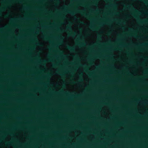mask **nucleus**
I'll return each instance as SVG.
<instances>
[{
  "label": "nucleus",
  "mask_w": 148,
  "mask_h": 148,
  "mask_svg": "<svg viewBox=\"0 0 148 148\" xmlns=\"http://www.w3.org/2000/svg\"><path fill=\"white\" fill-rule=\"evenodd\" d=\"M124 7L126 9H129L132 10L134 11L136 13H137L139 14H140V12L138 11L136 9L134 8L132 4L130 5V6L129 5H124Z\"/></svg>",
  "instance_id": "nucleus-1"
},
{
  "label": "nucleus",
  "mask_w": 148,
  "mask_h": 148,
  "mask_svg": "<svg viewBox=\"0 0 148 148\" xmlns=\"http://www.w3.org/2000/svg\"><path fill=\"white\" fill-rule=\"evenodd\" d=\"M67 49L70 51H71L72 52H73L75 51V48L74 47H71L69 46H67Z\"/></svg>",
  "instance_id": "nucleus-2"
},
{
  "label": "nucleus",
  "mask_w": 148,
  "mask_h": 148,
  "mask_svg": "<svg viewBox=\"0 0 148 148\" xmlns=\"http://www.w3.org/2000/svg\"><path fill=\"white\" fill-rule=\"evenodd\" d=\"M69 24L70 25L67 26L66 27V29L70 31L71 32H72V27L71 26V25H72V23L71 22H70L69 23Z\"/></svg>",
  "instance_id": "nucleus-3"
},
{
  "label": "nucleus",
  "mask_w": 148,
  "mask_h": 148,
  "mask_svg": "<svg viewBox=\"0 0 148 148\" xmlns=\"http://www.w3.org/2000/svg\"><path fill=\"white\" fill-rule=\"evenodd\" d=\"M76 12H78V13H80L81 14H82L83 15H84L86 17H88V14H87L85 13H84V12H83L82 11H81L80 10H76Z\"/></svg>",
  "instance_id": "nucleus-4"
},
{
  "label": "nucleus",
  "mask_w": 148,
  "mask_h": 148,
  "mask_svg": "<svg viewBox=\"0 0 148 148\" xmlns=\"http://www.w3.org/2000/svg\"><path fill=\"white\" fill-rule=\"evenodd\" d=\"M138 20L139 22L140 23H148V20H145L143 21H142L139 19H138Z\"/></svg>",
  "instance_id": "nucleus-5"
},
{
  "label": "nucleus",
  "mask_w": 148,
  "mask_h": 148,
  "mask_svg": "<svg viewBox=\"0 0 148 148\" xmlns=\"http://www.w3.org/2000/svg\"><path fill=\"white\" fill-rule=\"evenodd\" d=\"M5 7H3L0 9V16L1 15V12L2 11L5 10Z\"/></svg>",
  "instance_id": "nucleus-6"
},
{
  "label": "nucleus",
  "mask_w": 148,
  "mask_h": 148,
  "mask_svg": "<svg viewBox=\"0 0 148 148\" xmlns=\"http://www.w3.org/2000/svg\"><path fill=\"white\" fill-rule=\"evenodd\" d=\"M90 27L91 29L93 30H95L97 29V28H96L94 26L91 25L90 26Z\"/></svg>",
  "instance_id": "nucleus-7"
},
{
  "label": "nucleus",
  "mask_w": 148,
  "mask_h": 148,
  "mask_svg": "<svg viewBox=\"0 0 148 148\" xmlns=\"http://www.w3.org/2000/svg\"><path fill=\"white\" fill-rule=\"evenodd\" d=\"M66 12H67L68 13H70L72 15H73L74 14V13L73 11H66Z\"/></svg>",
  "instance_id": "nucleus-8"
},
{
  "label": "nucleus",
  "mask_w": 148,
  "mask_h": 148,
  "mask_svg": "<svg viewBox=\"0 0 148 148\" xmlns=\"http://www.w3.org/2000/svg\"><path fill=\"white\" fill-rule=\"evenodd\" d=\"M34 40L35 41L37 42V44L38 45H40V44L38 42V40L36 38H35Z\"/></svg>",
  "instance_id": "nucleus-9"
},
{
  "label": "nucleus",
  "mask_w": 148,
  "mask_h": 148,
  "mask_svg": "<svg viewBox=\"0 0 148 148\" xmlns=\"http://www.w3.org/2000/svg\"><path fill=\"white\" fill-rule=\"evenodd\" d=\"M76 34V33H69V35L70 36H75Z\"/></svg>",
  "instance_id": "nucleus-10"
},
{
  "label": "nucleus",
  "mask_w": 148,
  "mask_h": 148,
  "mask_svg": "<svg viewBox=\"0 0 148 148\" xmlns=\"http://www.w3.org/2000/svg\"><path fill=\"white\" fill-rule=\"evenodd\" d=\"M80 66H83V67H85L86 68H87V66L86 65H82L81 64H78Z\"/></svg>",
  "instance_id": "nucleus-11"
},
{
  "label": "nucleus",
  "mask_w": 148,
  "mask_h": 148,
  "mask_svg": "<svg viewBox=\"0 0 148 148\" xmlns=\"http://www.w3.org/2000/svg\"><path fill=\"white\" fill-rule=\"evenodd\" d=\"M45 39L46 40H47L49 39V38L47 37L45 35L44 36Z\"/></svg>",
  "instance_id": "nucleus-12"
},
{
  "label": "nucleus",
  "mask_w": 148,
  "mask_h": 148,
  "mask_svg": "<svg viewBox=\"0 0 148 148\" xmlns=\"http://www.w3.org/2000/svg\"><path fill=\"white\" fill-rule=\"evenodd\" d=\"M1 1L2 3H5V2L6 1V0H1Z\"/></svg>",
  "instance_id": "nucleus-13"
},
{
  "label": "nucleus",
  "mask_w": 148,
  "mask_h": 148,
  "mask_svg": "<svg viewBox=\"0 0 148 148\" xmlns=\"http://www.w3.org/2000/svg\"><path fill=\"white\" fill-rule=\"evenodd\" d=\"M134 37L136 38H139V37L137 35H136L135 34V35L134 36Z\"/></svg>",
  "instance_id": "nucleus-14"
},
{
  "label": "nucleus",
  "mask_w": 148,
  "mask_h": 148,
  "mask_svg": "<svg viewBox=\"0 0 148 148\" xmlns=\"http://www.w3.org/2000/svg\"><path fill=\"white\" fill-rule=\"evenodd\" d=\"M52 66L53 67H55L57 66V64H54L52 65Z\"/></svg>",
  "instance_id": "nucleus-15"
},
{
  "label": "nucleus",
  "mask_w": 148,
  "mask_h": 148,
  "mask_svg": "<svg viewBox=\"0 0 148 148\" xmlns=\"http://www.w3.org/2000/svg\"><path fill=\"white\" fill-rule=\"evenodd\" d=\"M11 143H11V142H8L7 143V144L8 145H11Z\"/></svg>",
  "instance_id": "nucleus-16"
},
{
  "label": "nucleus",
  "mask_w": 148,
  "mask_h": 148,
  "mask_svg": "<svg viewBox=\"0 0 148 148\" xmlns=\"http://www.w3.org/2000/svg\"><path fill=\"white\" fill-rule=\"evenodd\" d=\"M85 45V44H84L83 43H82L81 44V45H82V46H84V45Z\"/></svg>",
  "instance_id": "nucleus-17"
},
{
  "label": "nucleus",
  "mask_w": 148,
  "mask_h": 148,
  "mask_svg": "<svg viewBox=\"0 0 148 148\" xmlns=\"http://www.w3.org/2000/svg\"><path fill=\"white\" fill-rule=\"evenodd\" d=\"M59 73L60 74V75H61L62 76H63L64 75L63 73Z\"/></svg>",
  "instance_id": "nucleus-18"
},
{
  "label": "nucleus",
  "mask_w": 148,
  "mask_h": 148,
  "mask_svg": "<svg viewBox=\"0 0 148 148\" xmlns=\"http://www.w3.org/2000/svg\"><path fill=\"white\" fill-rule=\"evenodd\" d=\"M16 1L20 2V3L21 2V1H20V0H16Z\"/></svg>",
  "instance_id": "nucleus-19"
},
{
  "label": "nucleus",
  "mask_w": 148,
  "mask_h": 148,
  "mask_svg": "<svg viewBox=\"0 0 148 148\" xmlns=\"http://www.w3.org/2000/svg\"><path fill=\"white\" fill-rule=\"evenodd\" d=\"M13 2V1H8V2H10V3H12Z\"/></svg>",
  "instance_id": "nucleus-20"
},
{
  "label": "nucleus",
  "mask_w": 148,
  "mask_h": 148,
  "mask_svg": "<svg viewBox=\"0 0 148 148\" xmlns=\"http://www.w3.org/2000/svg\"><path fill=\"white\" fill-rule=\"evenodd\" d=\"M145 73H146V74L147 73V70H145Z\"/></svg>",
  "instance_id": "nucleus-21"
},
{
  "label": "nucleus",
  "mask_w": 148,
  "mask_h": 148,
  "mask_svg": "<svg viewBox=\"0 0 148 148\" xmlns=\"http://www.w3.org/2000/svg\"><path fill=\"white\" fill-rule=\"evenodd\" d=\"M38 2H39V3H42L43 2V1H38Z\"/></svg>",
  "instance_id": "nucleus-22"
},
{
  "label": "nucleus",
  "mask_w": 148,
  "mask_h": 148,
  "mask_svg": "<svg viewBox=\"0 0 148 148\" xmlns=\"http://www.w3.org/2000/svg\"><path fill=\"white\" fill-rule=\"evenodd\" d=\"M147 43H144V44L143 45H145V46H146L147 45Z\"/></svg>",
  "instance_id": "nucleus-23"
},
{
  "label": "nucleus",
  "mask_w": 148,
  "mask_h": 148,
  "mask_svg": "<svg viewBox=\"0 0 148 148\" xmlns=\"http://www.w3.org/2000/svg\"><path fill=\"white\" fill-rule=\"evenodd\" d=\"M111 5H112L114 7L115 6V4H112Z\"/></svg>",
  "instance_id": "nucleus-24"
},
{
  "label": "nucleus",
  "mask_w": 148,
  "mask_h": 148,
  "mask_svg": "<svg viewBox=\"0 0 148 148\" xmlns=\"http://www.w3.org/2000/svg\"><path fill=\"white\" fill-rule=\"evenodd\" d=\"M15 20H16V19H13V18L12 19V21H14Z\"/></svg>",
  "instance_id": "nucleus-25"
},
{
  "label": "nucleus",
  "mask_w": 148,
  "mask_h": 148,
  "mask_svg": "<svg viewBox=\"0 0 148 148\" xmlns=\"http://www.w3.org/2000/svg\"><path fill=\"white\" fill-rule=\"evenodd\" d=\"M96 1H95V2L93 3L94 4L96 5H97V4L95 2Z\"/></svg>",
  "instance_id": "nucleus-26"
},
{
  "label": "nucleus",
  "mask_w": 148,
  "mask_h": 148,
  "mask_svg": "<svg viewBox=\"0 0 148 148\" xmlns=\"http://www.w3.org/2000/svg\"><path fill=\"white\" fill-rule=\"evenodd\" d=\"M80 22V23H82V24H84V22H82V21H80V22Z\"/></svg>",
  "instance_id": "nucleus-27"
},
{
  "label": "nucleus",
  "mask_w": 148,
  "mask_h": 148,
  "mask_svg": "<svg viewBox=\"0 0 148 148\" xmlns=\"http://www.w3.org/2000/svg\"><path fill=\"white\" fill-rule=\"evenodd\" d=\"M88 60L90 61H92V60L90 59V58H88Z\"/></svg>",
  "instance_id": "nucleus-28"
},
{
  "label": "nucleus",
  "mask_w": 148,
  "mask_h": 148,
  "mask_svg": "<svg viewBox=\"0 0 148 148\" xmlns=\"http://www.w3.org/2000/svg\"><path fill=\"white\" fill-rule=\"evenodd\" d=\"M42 62H46V61L45 60H44L42 61Z\"/></svg>",
  "instance_id": "nucleus-29"
},
{
  "label": "nucleus",
  "mask_w": 148,
  "mask_h": 148,
  "mask_svg": "<svg viewBox=\"0 0 148 148\" xmlns=\"http://www.w3.org/2000/svg\"><path fill=\"white\" fill-rule=\"evenodd\" d=\"M122 22L123 24H125V22L124 21H122Z\"/></svg>",
  "instance_id": "nucleus-30"
},
{
  "label": "nucleus",
  "mask_w": 148,
  "mask_h": 148,
  "mask_svg": "<svg viewBox=\"0 0 148 148\" xmlns=\"http://www.w3.org/2000/svg\"><path fill=\"white\" fill-rule=\"evenodd\" d=\"M2 30L1 29H0V32H2Z\"/></svg>",
  "instance_id": "nucleus-31"
},
{
  "label": "nucleus",
  "mask_w": 148,
  "mask_h": 148,
  "mask_svg": "<svg viewBox=\"0 0 148 148\" xmlns=\"http://www.w3.org/2000/svg\"><path fill=\"white\" fill-rule=\"evenodd\" d=\"M27 8V6H26V7H25V9H26V8Z\"/></svg>",
  "instance_id": "nucleus-32"
},
{
  "label": "nucleus",
  "mask_w": 148,
  "mask_h": 148,
  "mask_svg": "<svg viewBox=\"0 0 148 148\" xmlns=\"http://www.w3.org/2000/svg\"><path fill=\"white\" fill-rule=\"evenodd\" d=\"M75 1H79V0H74Z\"/></svg>",
  "instance_id": "nucleus-33"
},
{
  "label": "nucleus",
  "mask_w": 148,
  "mask_h": 148,
  "mask_svg": "<svg viewBox=\"0 0 148 148\" xmlns=\"http://www.w3.org/2000/svg\"><path fill=\"white\" fill-rule=\"evenodd\" d=\"M77 60H79V58L77 57Z\"/></svg>",
  "instance_id": "nucleus-34"
},
{
  "label": "nucleus",
  "mask_w": 148,
  "mask_h": 148,
  "mask_svg": "<svg viewBox=\"0 0 148 148\" xmlns=\"http://www.w3.org/2000/svg\"><path fill=\"white\" fill-rule=\"evenodd\" d=\"M121 22V21H120V22H119V24H120V22Z\"/></svg>",
  "instance_id": "nucleus-35"
},
{
  "label": "nucleus",
  "mask_w": 148,
  "mask_h": 148,
  "mask_svg": "<svg viewBox=\"0 0 148 148\" xmlns=\"http://www.w3.org/2000/svg\"><path fill=\"white\" fill-rule=\"evenodd\" d=\"M130 30H133V29H130Z\"/></svg>",
  "instance_id": "nucleus-36"
},
{
  "label": "nucleus",
  "mask_w": 148,
  "mask_h": 148,
  "mask_svg": "<svg viewBox=\"0 0 148 148\" xmlns=\"http://www.w3.org/2000/svg\"><path fill=\"white\" fill-rule=\"evenodd\" d=\"M134 17H136V18H138V17H136L135 15H134Z\"/></svg>",
  "instance_id": "nucleus-37"
},
{
  "label": "nucleus",
  "mask_w": 148,
  "mask_h": 148,
  "mask_svg": "<svg viewBox=\"0 0 148 148\" xmlns=\"http://www.w3.org/2000/svg\"><path fill=\"white\" fill-rule=\"evenodd\" d=\"M146 84L148 85V82L146 83Z\"/></svg>",
  "instance_id": "nucleus-38"
},
{
  "label": "nucleus",
  "mask_w": 148,
  "mask_h": 148,
  "mask_svg": "<svg viewBox=\"0 0 148 148\" xmlns=\"http://www.w3.org/2000/svg\"><path fill=\"white\" fill-rule=\"evenodd\" d=\"M49 61H51L50 59H49Z\"/></svg>",
  "instance_id": "nucleus-39"
},
{
  "label": "nucleus",
  "mask_w": 148,
  "mask_h": 148,
  "mask_svg": "<svg viewBox=\"0 0 148 148\" xmlns=\"http://www.w3.org/2000/svg\"><path fill=\"white\" fill-rule=\"evenodd\" d=\"M102 24V23H101V24H99V25H101V24Z\"/></svg>",
  "instance_id": "nucleus-40"
},
{
  "label": "nucleus",
  "mask_w": 148,
  "mask_h": 148,
  "mask_svg": "<svg viewBox=\"0 0 148 148\" xmlns=\"http://www.w3.org/2000/svg\"><path fill=\"white\" fill-rule=\"evenodd\" d=\"M91 48V47H90V49Z\"/></svg>",
  "instance_id": "nucleus-41"
},
{
  "label": "nucleus",
  "mask_w": 148,
  "mask_h": 148,
  "mask_svg": "<svg viewBox=\"0 0 148 148\" xmlns=\"http://www.w3.org/2000/svg\"><path fill=\"white\" fill-rule=\"evenodd\" d=\"M91 74H93V73H92Z\"/></svg>",
  "instance_id": "nucleus-42"
},
{
  "label": "nucleus",
  "mask_w": 148,
  "mask_h": 148,
  "mask_svg": "<svg viewBox=\"0 0 148 148\" xmlns=\"http://www.w3.org/2000/svg\"><path fill=\"white\" fill-rule=\"evenodd\" d=\"M100 38H101V36H100Z\"/></svg>",
  "instance_id": "nucleus-43"
},
{
  "label": "nucleus",
  "mask_w": 148,
  "mask_h": 148,
  "mask_svg": "<svg viewBox=\"0 0 148 148\" xmlns=\"http://www.w3.org/2000/svg\"><path fill=\"white\" fill-rule=\"evenodd\" d=\"M97 57H99V56H97Z\"/></svg>",
  "instance_id": "nucleus-44"
},
{
  "label": "nucleus",
  "mask_w": 148,
  "mask_h": 148,
  "mask_svg": "<svg viewBox=\"0 0 148 148\" xmlns=\"http://www.w3.org/2000/svg\"><path fill=\"white\" fill-rule=\"evenodd\" d=\"M145 3H146V2H145Z\"/></svg>",
  "instance_id": "nucleus-45"
}]
</instances>
